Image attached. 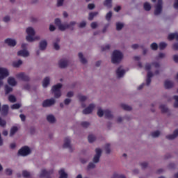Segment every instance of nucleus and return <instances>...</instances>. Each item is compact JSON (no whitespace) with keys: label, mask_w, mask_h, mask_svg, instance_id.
<instances>
[{"label":"nucleus","mask_w":178,"mask_h":178,"mask_svg":"<svg viewBox=\"0 0 178 178\" xmlns=\"http://www.w3.org/2000/svg\"><path fill=\"white\" fill-rule=\"evenodd\" d=\"M77 24V22L71 21L69 24H67V27L69 30L73 31L74 30V26Z\"/></svg>","instance_id":"2f4dec72"},{"label":"nucleus","mask_w":178,"mask_h":178,"mask_svg":"<svg viewBox=\"0 0 178 178\" xmlns=\"http://www.w3.org/2000/svg\"><path fill=\"white\" fill-rule=\"evenodd\" d=\"M164 86L165 88H172L173 87V82L170 80H166L164 83Z\"/></svg>","instance_id":"c9c22d12"},{"label":"nucleus","mask_w":178,"mask_h":178,"mask_svg":"<svg viewBox=\"0 0 178 178\" xmlns=\"http://www.w3.org/2000/svg\"><path fill=\"white\" fill-rule=\"evenodd\" d=\"M104 5L106 6V8H112V0H105Z\"/></svg>","instance_id":"37998d69"},{"label":"nucleus","mask_w":178,"mask_h":178,"mask_svg":"<svg viewBox=\"0 0 178 178\" xmlns=\"http://www.w3.org/2000/svg\"><path fill=\"white\" fill-rule=\"evenodd\" d=\"M17 130H19V128H17V127H13L10 131V137H13V136H15V134L17 133Z\"/></svg>","instance_id":"f704fd0d"},{"label":"nucleus","mask_w":178,"mask_h":178,"mask_svg":"<svg viewBox=\"0 0 178 178\" xmlns=\"http://www.w3.org/2000/svg\"><path fill=\"white\" fill-rule=\"evenodd\" d=\"M23 65V60H18L13 62V67H20Z\"/></svg>","instance_id":"c85d7f7f"},{"label":"nucleus","mask_w":178,"mask_h":178,"mask_svg":"<svg viewBox=\"0 0 178 178\" xmlns=\"http://www.w3.org/2000/svg\"><path fill=\"white\" fill-rule=\"evenodd\" d=\"M22 176L23 177H30L31 176V174L30 172L27 171V170H24L22 171Z\"/></svg>","instance_id":"c03bdc74"},{"label":"nucleus","mask_w":178,"mask_h":178,"mask_svg":"<svg viewBox=\"0 0 178 178\" xmlns=\"http://www.w3.org/2000/svg\"><path fill=\"white\" fill-rule=\"evenodd\" d=\"M63 148H66L68 149L69 152H73V151H74L75 148L74 146L72 145V140H70V138H65Z\"/></svg>","instance_id":"423d86ee"},{"label":"nucleus","mask_w":178,"mask_h":178,"mask_svg":"<svg viewBox=\"0 0 178 178\" xmlns=\"http://www.w3.org/2000/svg\"><path fill=\"white\" fill-rule=\"evenodd\" d=\"M104 116H105V118H106V119H110V120H112L114 118L113 113H112V111H111V110H108V109L105 110Z\"/></svg>","instance_id":"393cba45"},{"label":"nucleus","mask_w":178,"mask_h":178,"mask_svg":"<svg viewBox=\"0 0 178 178\" xmlns=\"http://www.w3.org/2000/svg\"><path fill=\"white\" fill-rule=\"evenodd\" d=\"M88 142L90 143H94L97 140V137L94 134H90L88 137Z\"/></svg>","instance_id":"e433bc0d"},{"label":"nucleus","mask_w":178,"mask_h":178,"mask_svg":"<svg viewBox=\"0 0 178 178\" xmlns=\"http://www.w3.org/2000/svg\"><path fill=\"white\" fill-rule=\"evenodd\" d=\"M13 172V171H12V169L10 168H7L6 170V175H7L8 176H10V175H12Z\"/></svg>","instance_id":"680f3d73"},{"label":"nucleus","mask_w":178,"mask_h":178,"mask_svg":"<svg viewBox=\"0 0 178 178\" xmlns=\"http://www.w3.org/2000/svg\"><path fill=\"white\" fill-rule=\"evenodd\" d=\"M159 136H161V131H154L151 133V136L153 138H156Z\"/></svg>","instance_id":"ea45409f"},{"label":"nucleus","mask_w":178,"mask_h":178,"mask_svg":"<svg viewBox=\"0 0 178 178\" xmlns=\"http://www.w3.org/2000/svg\"><path fill=\"white\" fill-rule=\"evenodd\" d=\"M59 42H60V38H56L54 42V48L56 49V51H58V49H60V46L59 45Z\"/></svg>","instance_id":"a878e982"},{"label":"nucleus","mask_w":178,"mask_h":178,"mask_svg":"<svg viewBox=\"0 0 178 178\" xmlns=\"http://www.w3.org/2000/svg\"><path fill=\"white\" fill-rule=\"evenodd\" d=\"M115 26L117 31H120L124 27V23L118 22H116Z\"/></svg>","instance_id":"72a5a7b5"},{"label":"nucleus","mask_w":178,"mask_h":178,"mask_svg":"<svg viewBox=\"0 0 178 178\" xmlns=\"http://www.w3.org/2000/svg\"><path fill=\"white\" fill-rule=\"evenodd\" d=\"M40 178H51L49 175L54 173V170H48L47 168H42L40 171Z\"/></svg>","instance_id":"6e6552de"},{"label":"nucleus","mask_w":178,"mask_h":178,"mask_svg":"<svg viewBox=\"0 0 178 178\" xmlns=\"http://www.w3.org/2000/svg\"><path fill=\"white\" fill-rule=\"evenodd\" d=\"M97 116H99V118H102V116H105V110H102V108H99L97 111Z\"/></svg>","instance_id":"79ce46f5"},{"label":"nucleus","mask_w":178,"mask_h":178,"mask_svg":"<svg viewBox=\"0 0 178 178\" xmlns=\"http://www.w3.org/2000/svg\"><path fill=\"white\" fill-rule=\"evenodd\" d=\"M96 163L95 162H90L87 166V170H91V169H95L96 168Z\"/></svg>","instance_id":"4c0bfd02"},{"label":"nucleus","mask_w":178,"mask_h":178,"mask_svg":"<svg viewBox=\"0 0 178 178\" xmlns=\"http://www.w3.org/2000/svg\"><path fill=\"white\" fill-rule=\"evenodd\" d=\"M63 87L62 83H57L52 86L51 92L54 94L55 98H60L62 97V91L60 89Z\"/></svg>","instance_id":"20e7f679"},{"label":"nucleus","mask_w":178,"mask_h":178,"mask_svg":"<svg viewBox=\"0 0 178 178\" xmlns=\"http://www.w3.org/2000/svg\"><path fill=\"white\" fill-rule=\"evenodd\" d=\"M63 2L65 0H57V6H63Z\"/></svg>","instance_id":"0e129e2a"},{"label":"nucleus","mask_w":178,"mask_h":178,"mask_svg":"<svg viewBox=\"0 0 178 178\" xmlns=\"http://www.w3.org/2000/svg\"><path fill=\"white\" fill-rule=\"evenodd\" d=\"M67 66H69V60L67 58H62L58 61V67L60 69H65Z\"/></svg>","instance_id":"f3484780"},{"label":"nucleus","mask_w":178,"mask_h":178,"mask_svg":"<svg viewBox=\"0 0 178 178\" xmlns=\"http://www.w3.org/2000/svg\"><path fill=\"white\" fill-rule=\"evenodd\" d=\"M178 137V129H175L172 134L166 136L167 140H176Z\"/></svg>","instance_id":"aec40b11"},{"label":"nucleus","mask_w":178,"mask_h":178,"mask_svg":"<svg viewBox=\"0 0 178 178\" xmlns=\"http://www.w3.org/2000/svg\"><path fill=\"white\" fill-rule=\"evenodd\" d=\"M13 90V89L12 88V87L8 85L5 86V91L6 95L9 94V92H12Z\"/></svg>","instance_id":"de8ad7c7"},{"label":"nucleus","mask_w":178,"mask_h":178,"mask_svg":"<svg viewBox=\"0 0 178 178\" xmlns=\"http://www.w3.org/2000/svg\"><path fill=\"white\" fill-rule=\"evenodd\" d=\"M95 151V154L93 157L92 161L95 163H98V162H99V159L101 158V155H102V149L96 148Z\"/></svg>","instance_id":"ddd939ff"},{"label":"nucleus","mask_w":178,"mask_h":178,"mask_svg":"<svg viewBox=\"0 0 178 178\" xmlns=\"http://www.w3.org/2000/svg\"><path fill=\"white\" fill-rule=\"evenodd\" d=\"M124 58V55L123 52L120 50H114L111 54V62L114 65H118V63H120L123 60Z\"/></svg>","instance_id":"7ed1b4c3"},{"label":"nucleus","mask_w":178,"mask_h":178,"mask_svg":"<svg viewBox=\"0 0 178 178\" xmlns=\"http://www.w3.org/2000/svg\"><path fill=\"white\" fill-rule=\"evenodd\" d=\"M47 45H48V42H47V40H43L40 41V49H41L42 51H44V49H47Z\"/></svg>","instance_id":"bb28decb"},{"label":"nucleus","mask_w":178,"mask_h":178,"mask_svg":"<svg viewBox=\"0 0 178 178\" xmlns=\"http://www.w3.org/2000/svg\"><path fill=\"white\" fill-rule=\"evenodd\" d=\"M22 107V104H15L11 106V108L13 109H19V108Z\"/></svg>","instance_id":"6e6d98bb"},{"label":"nucleus","mask_w":178,"mask_h":178,"mask_svg":"<svg viewBox=\"0 0 178 178\" xmlns=\"http://www.w3.org/2000/svg\"><path fill=\"white\" fill-rule=\"evenodd\" d=\"M159 63H153L152 64L146 63L145 65V70H147V78L146 80V84L147 86H149L151 84V77H153L154 76H158L159 74V70H157L155 71L154 74L149 72V70H152V69H159Z\"/></svg>","instance_id":"f257e3e1"},{"label":"nucleus","mask_w":178,"mask_h":178,"mask_svg":"<svg viewBox=\"0 0 178 178\" xmlns=\"http://www.w3.org/2000/svg\"><path fill=\"white\" fill-rule=\"evenodd\" d=\"M112 16H113V13L112 11H109L106 14L105 19L107 22H109L112 19Z\"/></svg>","instance_id":"58836bf2"},{"label":"nucleus","mask_w":178,"mask_h":178,"mask_svg":"<svg viewBox=\"0 0 178 178\" xmlns=\"http://www.w3.org/2000/svg\"><path fill=\"white\" fill-rule=\"evenodd\" d=\"M166 56V54L165 53H159L158 56L156 57L157 59H163Z\"/></svg>","instance_id":"052dcab7"},{"label":"nucleus","mask_w":178,"mask_h":178,"mask_svg":"<svg viewBox=\"0 0 178 178\" xmlns=\"http://www.w3.org/2000/svg\"><path fill=\"white\" fill-rule=\"evenodd\" d=\"M77 98L80 101V102H82L81 104V108H86V103H84V101H87V96H84L81 94H79L77 95Z\"/></svg>","instance_id":"a211bd4d"},{"label":"nucleus","mask_w":178,"mask_h":178,"mask_svg":"<svg viewBox=\"0 0 178 178\" xmlns=\"http://www.w3.org/2000/svg\"><path fill=\"white\" fill-rule=\"evenodd\" d=\"M54 24L57 26L60 31H66L68 29L67 23H62V21L59 18L55 19Z\"/></svg>","instance_id":"0eeeda50"},{"label":"nucleus","mask_w":178,"mask_h":178,"mask_svg":"<svg viewBox=\"0 0 178 178\" xmlns=\"http://www.w3.org/2000/svg\"><path fill=\"white\" fill-rule=\"evenodd\" d=\"M49 29L50 31H55V30H56V27H55L54 24H50Z\"/></svg>","instance_id":"774afa93"},{"label":"nucleus","mask_w":178,"mask_h":178,"mask_svg":"<svg viewBox=\"0 0 178 178\" xmlns=\"http://www.w3.org/2000/svg\"><path fill=\"white\" fill-rule=\"evenodd\" d=\"M86 26H87V22L86 21H82L79 25V27H80L81 29H83V27H86Z\"/></svg>","instance_id":"13d9d810"},{"label":"nucleus","mask_w":178,"mask_h":178,"mask_svg":"<svg viewBox=\"0 0 178 178\" xmlns=\"http://www.w3.org/2000/svg\"><path fill=\"white\" fill-rule=\"evenodd\" d=\"M97 15H98V13H90L89 14L88 20H92V19H94Z\"/></svg>","instance_id":"8fccbe9b"},{"label":"nucleus","mask_w":178,"mask_h":178,"mask_svg":"<svg viewBox=\"0 0 178 178\" xmlns=\"http://www.w3.org/2000/svg\"><path fill=\"white\" fill-rule=\"evenodd\" d=\"M8 109H9V106L8 105H3L2 107V111L3 112H8Z\"/></svg>","instance_id":"338daca9"},{"label":"nucleus","mask_w":178,"mask_h":178,"mask_svg":"<svg viewBox=\"0 0 178 178\" xmlns=\"http://www.w3.org/2000/svg\"><path fill=\"white\" fill-rule=\"evenodd\" d=\"M168 47V44L165 42H161L159 43V49H161V51L163 49H165V48H166Z\"/></svg>","instance_id":"a19ab883"},{"label":"nucleus","mask_w":178,"mask_h":178,"mask_svg":"<svg viewBox=\"0 0 178 178\" xmlns=\"http://www.w3.org/2000/svg\"><path fill=\"white\" fill-rule=\"evenodd\" d=\"M150 48L151 49H152V51H156L158 49V44L155 42L152 43L150 45Z\"/></svg>","instance_id":"09e8293b"},{"label":"nucleus","mask_w":178,"mask_h":178,"mask_svg":"<svg viewBox=\"0 0 178 178\" xmlns=\"http://www.w3.org/2000/svg\"><path fill=\"white\" fill-rule=\"evenodd\" d=\"M18 154L21 156H27L28 155H30V154H31V149H30V147H29L28 146L22 147L18 151Z\"/></svg>","instance_id":"1a4fd4ad"},{"label":"nucleus","mask_w":178,"mask_h":178,"mask_svg":"<svg viewBox=\"0 0 178 178\" xmlns=\"http://www.w3.org/2000/svg\"><path fill=\"white\" fill-rule=\"evenodd\" d=\"M120 108H122V109H124V111H130L133 109V108L131 106H129L123 103L120 104Z\"/></svg>","instance_id":"473e14b6"},{"label":"nucleus","mask_w":178,"mask_h":178,"mask_svg":"<svg viewBox=\"0 0 178 178\" xmlns=\"http://www.w3.org/2000/svg\"><path fill=\"white\" fill-rule=\"evenodd\" d=\"M46 119L49 123H51V124H54V123H56V118H55V115L52 114H49L47 115Z\"/></svg>","instance_id":"4be33fe9"},{"label":"nucleus","mask_w":178,"mask_h":178,"mask_svg":"<svg viewBox=\"0 0 178 178\" xmlns=\"http://www.w3.org/2000/svg\"><path fill=\"white\" fill-rule=\"evenodd\" d=\"M0 126L1 127H5L6 126V121L4 120H2L1 118H0Z\"/></svg>","instance_id":"4d7b16f0"},{"label":"nucleus","mask_w":178,"mask_h":178,"mask_svg":"<svg viewBox=\"0 0 178 178\" xmlns=\"http://www.w3.org/2000/svg\"><path fill=\"white\" fill-rule=\"evenodd\" d=\"M95 104L92 103L89 104L87 107H86L83 111L82 113L83 115H91L92 112H94V109H95Z\"/></svg>","instance_id":"9d476101"},{"label":"nucleus","mask_w":178,"mask_h":178,"mask_svg":"<svg viewBox=\"0 0 178 178\" xmlns=\"http://www.w3.org/2000/svg\"><path fill=\"white\" fill-rule=\"evenodd\" d=\"M124 73H126V71L122 66H120L116 70V74L118 79L123 77V76H124Z\"/></svg>","instance_id":"6ab92c4d"},{"label":"nucleus","mask_w":178,"mask_h":178,"mask_svg":"<svg viewBox=\"0 0 178 178\" xmlns=\"http://www.w3.org/2000/svg\"><path fill=\"white\" fill-rule=\"evenodd\" d=\"M160 13H162V0H158L157 5L155 6L154 15L159 16Z\"/></svg>","instance_id":"2eb2a0df"},{"label":"nucleus","mask_w":178,"mask_h":178,"mask_svg":"<svg viewBox=\"0 0 178 178\" xmlns=\"http://www.w3.org/2000/svg\"><path fill=\"white\" fill-rule=\"evenodd\" d=\"M50 83H51V76L44 77L42 82V86L43 88H47V87L49 86Z\"/></svg>","instance_id":"412c9836"},{"label":"nucleus","mask_w":178,"mask_h":178,"mask_svg":"<svg viewBox=\"0 0 178 178\" xmlns=\"http://www.w3.org/2000/svg\"><path fill=\"white\" fill-rule=\"evenodd\" d=\"M17 55L22 58H29V56H30V52L27 49H22L17 52Z\"/></svg>","instance_id":"dca6fc26"},{"label":"nucleus","mask_w":178,"mask_h":178,"mask_svg":"<svg viewBox=\"0 0 178 178\" xmlns=\"http://www.w3.org/2000/svg\"><path fill=\"white\" fill-rule=\"evenodd\" d=\"M56 103V100L54 98L47 99L42 102L43 108H49L54 106V104Z\"/></svg>","instance_id":"f8f14e48"},{"label":"nucleus","mask_w":178,"mask_h":178,"mask_svg":"<svg viewBox=\"0 0 178 178\" xmlns=\"http://www.w3.org/2000/svg\"><path fill=\"white\" fill-rule=\"evenodd\" d=\"M144 9L145 10H147V11L151 10V4H149V3L148 2L145 3Z\"/></svg>","instance_id":"49530a36"},{"label":"nucleus","mask_w":178,"mask_h":178,"mask_svg":"<svg viewBox=\"0 0 178 178\" xmlns=\"http://www.w3.org/2000/svg\"><path fill=\"white\" fill-rule=\"evenodd\" d=\"M79 59L83 65H87L88 60L86 57H84V54L83 53L80 52L78 54Z\"/></svg>","instance_id":"b1692460"},{"label":"nucleus","mask_w":178,"mask_h":178,"mask_svg":"<svg viewBox=\"0 0 178 178\" xmlns=\"http://www.w3.org/2000/svg\"><path fill=\"white\" fill-rule=\"evenodd\" d=\"M102 51H109L111 49V44H105L102 46L101 47Z\"/></svg>","instance_id":"a18cd8bd"},{"label":"nucleus","mask_w":178,"mask_h":178,"mask_svg":"<svg viewBox=\"0 0 178 178\" xmlns=\"http://www.w3.org/2000/svg\"><path fill=\"white\" fill-rule=\"evenodd\" d=\"M4 44L8 45V47H10L11 48H13L16 47L17 41H16V40L13 38H7L4 40Z\"/></svg>","instance_id":"4468645a"},{"label":"nucleus","mask_w":178,"mask_h":178,"mask_svg":"<svg viewBox=\"0 0 178 178\" xmlns=\"http://www.w3.org/2000/svg\"><path fill=\"white\" fill-rule=\"evenodd\" d=\"M16 79L22 81H30V76L24 72H19L15 74Z\"/></svg>","instance_id":"9b49d317"},{"label":"nucleus","mask_w":178,"mask_h":178,"mask_svg":"<svg viewBox=\"0 0 178 178\" xmlns=\"http://www.w3.org/2000/svg\"><path fill=\"white\" fill-rule=\"evenodd\" d=\"M81 126L86 129V127H88L90 126V122L87 121H83L81 123Z\"/></svg>","instance_id":"603ef678"},{"label":"nucleus","mask_w":178,"mask_h":178,"mask_svg":"<svg viewBox=\"0 0 178 178\" xmlns=\"http://www.w3.org/2000/svg\"><path fill=\"white\" fill-rule=\"evenodd\" d=\"M104 149L106 152V154H111L112 149H111V143H106L104 146Z\"/></svg>","instance_id":"c756f323"},{"label":"nucleus","mask_w":178,"mask_h":178,"mask_svg":"<svg viewBox=\"0 0 178 178\" xmlns=\"http://www.w3.org/2000/svg\"><path fill=\"white\" fill-rule=\"evenodd\" d=\"M3 20L5 23H8V22H10V17L7 15L3 17Z\"/></svg>","instance_id":"69168bd1"},{"label":"nucleus","mask_w":178,"mask_h":178,"mask_svg":"<svg viewBox=\"0 0 178 178\" xmlns=\"http://www.w3.org/2000/svg\"><path fill=\"white\" fill-rule=\"evenodd\" d=\"M124 175H123L118 174L115 172L111 178H124Z\"/></svg>","instance_id":"864d4df0"},{"label":"nucleus","mask_w":178,"mask_h":178,"mask_svg":"<svg viewBox=\"0 0 178 178\" xmlns=\"http://www.w3.org/2000/svg\"><path fill=\"white\" fill-rule=\"evenodd\" d=\"M123 120H124V118L120 116V117L117 118L116 122H117V123H122V122H123Z\"/></svg>","instance_id":"e2e57ef3"},{"label":"nucleus","mask_w":178,"mask_h":178,"mask_svg":"<svg viewBox=\"0 0 178 178\" xmlns=\"http://www.w3.org/2000/svg\"><path fill=\"white\" fill-rule=\"evenodd\" d=\"M168 40H170V41H172V40H176L177 41H178V33L169 34Z\"/></svg>","instance_id":"7c9ffc66"},{"label":"nucleus","mask_w":178,"mask_h":178,"mask_svg":"<svg viewBox=\"0 0 178 178\" xmlns=\"http://www.w3.org/2000/svg\"><path fill=\"white\" fill-rule=\"evenodd\" d=\"M9 70L6 67H0V87L3 86V79L9 76Z\"/></svg>","instance_id":"39448f33"},{"label":"nucleus","mask_w":178,"mask_h":178,"mask_svg":"<svg viewBox=\"0 0 178 178\" xmlns=\"http://www.w3.org/2000/svg\"><path fill=\"white\" fill-rule=\"evenodd\" d=\"M174 108H178V96H174Z\"/></svg>","instance_id":"5fc2aeb1"},{"label":"nucleus","mask_w":178,"mask_h":178,"mask_svg":"<svg viewBox=\"0 0 178 178\" xmlns=\"http://www.w3.org/2000/svg\"><path fill=\"white\" fill-rule=\"evenodd\" d=\"M26 40L28 42H34L40 40V37L38 35L35 36V29L33 26H29L26 29Z\"/></svg>","instance_id":"f03ea898"},{"label":"nucleus","mask_w":178,"mask_h":178,"mask_svg":"<svg viewBox=\"0 0 178 178\" xmlns=\"http://www.w3.org/2000/svg\"><path fill=\"white\" fill-rule=\"evenodd\" d=\"M8 101L12 103L16 102V97L13 96V95H9Z\"/></svg>","instance_id":"3c124183"},{"label":"nucleus","mask_w":178,"mask_h":178,"mask_svg":"<svg viewBox=\"0 0 178 178\" xmlns=\"http://www.w3.org/2000/svg\"><path fill=\"white\" fill-rule=\"evenodd\" d=\"M159 108L162 113H167L168 115H169V108H168L165 105L161 104L160 105Z\"/></svg>","instance_id":"cd10ccee"},{"label":"nucleus","mask_w":178,"mask_h":178,"mask_svg":"<svg viewBox=\"0 0 178 178\" xmlns=\"http://www.w3.org/2000/svg\"><path fill=\"white\" fill-rule=\"evenodd\" d=\"M8 83L12 87H15L17 85V81H16V79L13 76H10L8 78Z\"/></svg>","instance_id":"5701e85b"},{"label":"nucleus","mask_w":178,"mask_h":178,"mask_svg":"<svg viewBox=\"0 0 178 178\" xmlns=\"http://www.w3.org/2000/svg\"><path fill=\"white\" fill-rule=\"evenodd\" d=\"M74 96V92L73 91H69L66 97H67V98H72V97Z\"/></svg>","instance_id":"bf43d9fd"}]
</instances>
